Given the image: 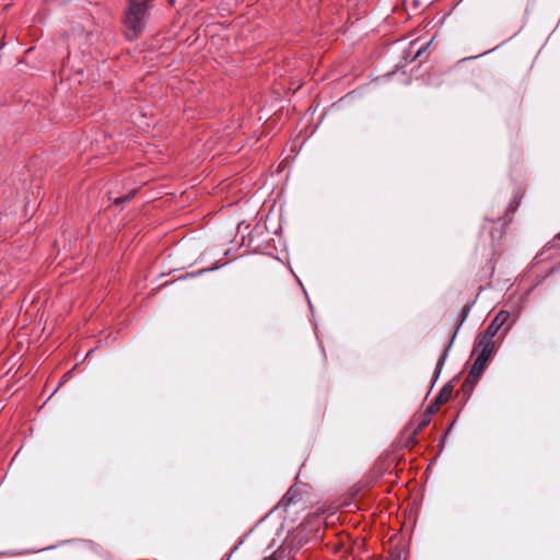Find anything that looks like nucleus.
<instances>
[{
    "label": "nucleus",
    "instance_id": "obj_1",
    "mask_svg": "<svg viewBox=\"0 0 560 560\" xmlns=\"http://www.w3.org/2000/svg\"><path fill=\"white\" fill-rule=\"evenodd\" d=\"M151 0H128L122 19L127 38L136 39L144 31L150 19Z\"/></svg>",
    "mask_w": 560,
    "mask_h": 560
},
{
    "label": "nucleus",
    "instance_id": "obj_2",
    "mask_svg": "<svg viewBox=\"0 0 560 560\" xmlns=\"http://www.w3.org/2000/svg\"><path fill=\"white\" fill-rule=\"evenodd\" d=\"M470 312V305H465L462 311H460V319H459V324H458V327L456 330L459 329V327L463 325V323L466 320L468 314ZM457 331L454 332L453 337H452V340L451 342L448 343V346L445 348L444 352L442 353V355L440 357L439 361H438V374L441 372L442 370V366L447 358V353H448V350L451 349L452 347V343H453V340L456 336Z\"/></svg>",
    "mask_w": 560,
    "mask_h": 560
},
{
    "label": "nucleus",
    "instance_id": "obj_3",
    "mask_svg": "<svg viewBox=\"0 0 560 560\" xmlns=\"http://www.w3.org/2000/svg\"><path fill=\"white\" fill-rule=\"evenodd\" d=\"M510 317V313L508 311H500L492 322L489 324L485 332L489 336L494 337L500 328L506 323Z\"/></svg>",
    "mask_w": 560,
    "mask_h": 560
},
{
    "label": "nucleus",
    "instance_id": "obj_4",
    "mask_svg": "<svg viewBox=\"0 0 560 560\" xmlns=\"http://www.w3.org/2000/svg\"><path fill=\"white\" fill-rule=\"evenodd\" d=\"M477 347L480 350L479 354L490 358L494 349L493 337L483 332L479 338Z\"/></svg>",
    "mask_w": 560,
    "mask_h": 560
},
{
    "label": "nucleus",
    "instance_id": "obj_5",
    "mask_svg": "<svg viewBox=\"0 0 560 560\" xmlns=\"http://www.w3.org/2000/svg\"><path fill=\"white\" fill-rule=\"evenodd\" d=\"M490 358L488 357H485V355H481V354H478L471 369H470V378H479L486 366H487V362Z\"/></svg>",
    "mask_w": 560,
    "mask_h": 560
},
{
    "label": "nucleus",
    "instance_id": "obj_6",
    "mask_svg": "<svg viewBox=\"0 0 560 560\" xmlns=\"http://www.w3.org/2000/svg\"><path fill=\"white\" fill-rule=\"evenodd\" d=\"M452 392H453V385L445 384L435 398V405H442V404L446 402L450 399Z\"/></svg>",
    "mask_w": 560,
    "mask_h": 560
},
{
    "label": "nucleus",
    "instance_id": "obj_7",
    "mask_svg": "<svg viewBox=\"0 0 560 560\" xmlns=\"http://www.w3.org/2000/svg\"><path fill=\"white\" fill-rule=\"evenodd\" d=\"M136 195V190H132L130 191L129 194L122 196V197H117L114 199V202L117 205V206H122L125 203H127L129 200H131V198H133V196Z\"/></svg>",
    "mask_w": 560,
    "mask_h": 560
},
{
    "label": "nucleus",
    "instance_id": "obj_8",
    "mask_svg": "<svg viewBox=\"0 0 560 560\" xmlns=\"http://www.w3.org/2000/svg\"><path fill=\"white\" fill-rule=\"evenodd\" d=\"M479 378H470V373L468 374L467 378L465 380L463 384L464 390H470L472 387L477 384Z\"/></svg>",
    "mask_w": 560,
    "mask_h": 560
},
{
    "label": "nucleus",
    "instance_id": "obj_9",
    "mask_svg": "<svg viewBox=\"0 0 560 560\" xmlns=\"http://www.w3.org/2000/svg\"><path fill=\"white\" fill-rule=\"evenodd\" d=\"M439 406H440V405H435V401H434L432 405H430V406L428 407V409H427L425 413H429V415H433V413H435V411L439 409Z\"/></svg>",
    "mask_w": 560,
    "mask_h": 560
},
{
    "label": "nucleus",
    "instance_id": "obj_10",
    "mask_svg": "<svg viewBox=\"0 0 560 560\" xmlns=\"http://www.w3.org/2000/svg\"><path fill=\"white\" fill-rule=\"evenodd\" d=\"M427 50V47L425 46H422L420 47L417 52L415 54V56L412 57V60H415L416 58L420 57L422 55L423 51Z\"/></svg>",
    "mask_w": 560,
    "mask_h": 560
},
{
    "label": "nucleus",
    "instance_id": "obj_11",
    "mask_svg": "<svg viewBox=\"0 0 560 560\" xmlns=\"http://www.w3.org/2000/svg\"><path fill=\"white\" fill-rule=\"evenodd\" d=\"M264 560H277V558H275L273 556H270V557H266Z\"/></svg>",
    "mask_w": 560,
    "mask_h": 560
},
{
    "label": "nucleus",
    "instance_id": "obj_12",
    "mask_svg": "<svg viewBox=\"0 0 560 560\" xmlns=\"http://www.w3.org/2000/svg\"><path fill=\"white\" fill-rule=\"evenodd\" d=\"M509 210H511L512 212H515L516 207H513L512 205H510Z\"/></svg>",
    "mask_w": 560,
    "mask_h": 560
},
{
    "label": "nucleus",
    "instance_id": "obj_13",
    "mask_svg": "<svg viewBox=\"0 0 560 560\" xmlns=\"http://www.w3.org/2000/svg\"><path fill=\"white\" fill-rule=\"evenodd\" d=\"M208 270H209V269L200 270V271L198 272V275L203 273V272H206V271H208ZM210 270H213V268H211Z\"/></svg>",
    "mask_w": 560,
    "mask_h": 560
},
{
    "label": "nucleus",
    "instance_id": "obj_14",
    "mask_svg": "<svg viewBox=\"0 0 560 560\" xmlns=\"http://www.w3.org/2000/svg\"><path fill=\"white\" fill-rule=\"evenodd\" d=\"M170 3H171V4H174V3H175V0H170Z\"/></svg>",
    "mask_w": 560,
    "mask_h": 560
}]
</instances>
